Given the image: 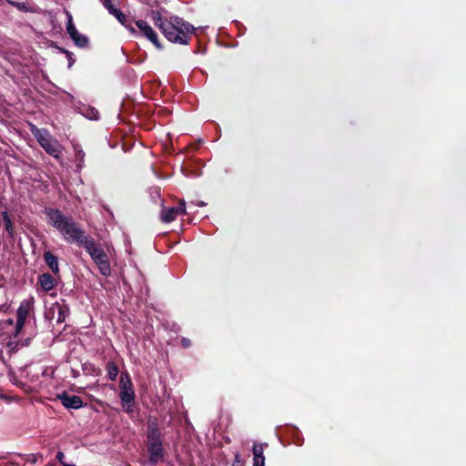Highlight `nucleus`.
Segmentation results:
<instances>
[{"instance_id":"f257e3e1","label":"nucleus","mask_w":466,"mask_h":466,"mask_svg":"<svg viewBox=\"0 0 466 466\" xmlns=\"http://www.w3.org/2000/svg\"><path fill=\"white\" fill-rule=\"evenodd\" d=\"M45 214L48 224L56 228L67 242L80 246L87 237L72 218L65 216L60 210L48 208L45 209Z\"/></svg>"},{"instance_id":"f03ea898","label":"nucleus","mask_w":466,"mask_h":466,"mask_svg":"<svg viewBox=\"0 0 466 466\" xmlns=\"http://www.w3.org/2000/svg\"><path fill=\"white\" fill-rule=\"evenodd\" d=\"M160 31L168 41L187 45L195 28L182 18L171 15Z\"/></svg>"},{"instance_id":"7ed1b4c3","label":"nucleus","mask_w":466,"mask_h":466,"mask_svg":"<svg viewBox=\"0 0 466 466\" xmlns=\"http://www.w3.org/2000/svg\"><path fill=\"white\" fill-rule=\"evenodd\" d=\"M80 246L86 248V252L96 264L100 273L103 276L107 277L111 274V267L109 264L108 257L101 246L98 245L93 238L87 236L80 244Z\"/></svg>"},{"instance_id":"20e7f679","label":"nucleus","mask_w":466,"mask_h":466,"mask_svg":"<svg viewBox=\"0 0 466 466\" xmlns=\"http://www.w3.org/2000/svg\"><path fill=\"white\" fill-rule=\"evenodd\" d=\"M30 130L42 148L50 156L56 159H60L63 152L61 144L52 137L46 128H38L35 125H31Z\"/></svg>"},{"instance_id":"39448f33","label":"nucleus","mask_w":466,"mask_h":466,"mask_svg":"<svg viewBox=\"0 0 466 466\" xmlns=\"http://www.w3.org/2000/svg\"><path fill=\"white\" fill-rule=\"evenodd\" d=\"M119 387H120V399L123 402V407L127 410H128V409L134 402L135 393L132 389V382L129 380L127 374H124V373L121 374Z\"/></svg>"},{"instance_id":"423d86ee","label":"nucleus","mask_w":466,"mask_h":466,"mask_svg":"<svg viewBox=\"0 0 466 466\" xmlns=\"http://www.w3.org/2000/svg\"><path fill=\"white\" fill-rule=\"evenodd\" d=\"M69 309L64 302L54 303L46 311V318L55 320L56 323H63L67 315Z\"/></svg>"},{"instance_id":"0eeeda50","label":"nucleus","mask_w":466,"mask_h":466,"mask_svg":"<svg viewBox=\"0 0 466 466\" xmlns=\"http://www.w3.org/2000/svg\"><path fill=\"white\" fill-rule=\"evenodd\" d=\"M136 25L139 31L157 48L161 49L162 46L160 45L157 35L153 30V28L147 24V22L144 20L136 21Z\"/></svg>"},{"instance_id":"6e6552de","label":"nucleus","mask_w":466,"mask_h":466,"mask_svg":"<svg viewBox=\"0 0 466 466\" xmlns=\"http://www.w3.org/2000/svg\"><path fill=\"white\" fill-rule=\"evenodd\" d=\"M186 213V202L185 200H180L179 206L177 208H165L161 211V219L164 222L169 223L176 219V218L180 215Z\"/></svg>"},{"instance_id":"1a4fd4ad","label":"nucleus","mask_w":466,"mask_h":466,"mask_svg":"<svg viewBox=\"0 0 466 466\" xmlns=\"http://www.w3.org/2000/svg\"><path fill=\"white\" fill-rule=\"evenodd\" d=\"M57 399L61 401L64 407L67 409H79L83 406V400L76 395H69L66 391L57 395Z\"/></svg>"},{"instance_id":"9d476101","label":"nucleus","mask_w":466,"mask_h":466,"mask_svg":"<svg viewBox=\"0 0 466 466\" xmlns=\"http://www.w3.org/2000/svg\"><path fill=\"white\" fill-rule=\"evenodd\" d=\"M148 451H149L150 461L152 462L157 463L159 461H161L164 456L161 441L149 443L148 444Z\"/></svg>"},{"instance_id":"9b49d317","label":"nucleus","mask_w":466,"mask_h":466,"mask_svg":"<svg viewBox=\"0 0 466 466\" xmlns=\"http://www.w3.org/2000/svg\"><path fill=\"white\" fill-rule=\"evenodd\" d=\"M34 298H30L28 299H25L21 302L18 309H17V319L21 320L26 319L27 316L29 315L30 311L33 309L34 306Z\"/></svg>"},{"instance_id":"f8f14e48","label":"nucleus","mask_w":466,"mask_h":466,"mask_svg":"<svg viewBox=\"0 0 466 466\" xmlns=\"http://www.w3.org/2000/svg\"><path fill=\"white\" fill-rule=\"evenodd\" d=\"M38 283L42 289L46 292L52 290L56 286L55 279L48 273L41 274L38 277Z\"/></svg>"},{"instance_id":"ddd939ff","label":"nucleus","mask_w":466,"mask_h":466,"mask_svg":"<svg viewBox=\"0 0 466 466\" xmlns=\"http://www.w3.org/2000/svg\"><path fill=\"white\" fill-rule=\"evenodd\" d=\"M44 259L46 263L48 265L50 269L55 273L59 272V266H58V260L57 258L53 255L50 251H46L44 253Z\"/></svg>"},{"instance_id":"4468645a","label":"nucleus","mask_w":466,"mask_h":466,"mask_svg":"<svg viewBox=\"0 0 466 466\" xmlns=\"http://www.w3.org/2000/svg\"><path fill=\"white\" fill-rule=\"evenodd\" d=\"M148 443L160 441V432L157 424L150 422L148 423Z\"/></svg>"},{"instance_id":"2eb2a0df","label":"nucleus","mask_w":466,"mask_h":466,"mask_svg":"<svg viewBox=\"0 0 466 466\" xmlns=\"http://www.w3.org/2000/svg\"><path fill=\"white\" fill-rule=\"evenodd\" d=\"M150 17L153 20L155 25L159 28V30L162 29V27L165 25V23L168 20V17H163L161 13L157 10H152L150 12Z\"/></svg>"},{"instance_id":"dca6fc26","label":"nucleus","mask_w":466,"mask_h":466,"mask_svg":"<svg viewBox=\"0 0 466 466\" xmlns=\"http://www.w3.org/2000/svg\"><path fill=\"white\" fill-rule=\"evenodd\" d=\"M8 3L22 12H26V13L27 12H29V13H38L39 12V8L37 6H29L25 3L15 2V1H11V0H8Z\"/></svg>"},{"instance_id":"f3484780","label":"nucleus","mask_w":466,"mask_h":466,"mask_svg":"<svg viewBox=\"0 0 466 466\" xmlns=\"http://www.w3.org/2000/svg\"><path fill=\"white\" fill-rule=\"evenodd\" d=\"M73 147L76 154V167L78 169H81L85 162V152L77 144H75Z\"/></svg>"},{"instance_id":"a211bd4d","label":"nucleus","mask_w":466,"mask_h":466,"mask_svg":"<svg viewBox=\"0 0 466 466\" xmlns=\"http://www.w3.org/2000/svg\"><path fill=\"white\" fill-rule=\"evenodd\" d=\"M71 39L74 41L75 45L78 47H86L88 46V38L77 32L74 36H71Z\"/></svg>"},{"instance_id":"6ab92c4d","label":"nucleus","mask_w":466,"mask_h":466,"mask_svg":"<svg viewBox=\"0 0 466 466\" xmlns=\"http://www.w3.org/2000/svg\"><path fill=\"white\" fill-rule=\"evenodd\" d=\"M66 19H67L66 32L71 37V36H74V35H76L78 31L73 23V16L71 15V13L68 11H66Z\"/></svg>"},{"instance_id":"aec40b11","label":"nucleus","mask_w":466,"mask_h":466,"mask_svg":"<svg viewBox=\"0 0 466 466\" xmlns=\"http://www.w3.org/2000/svg\"><path fill=\"white\" fill-rule=\"evenodd\" d=\"M114 16L119 21V23H121L124 26H126L131 33H133V34L136 33L135 27L132 26L130 23H128L127 16L120 10Z\"/></svg>"},{"instance_id":"412c9836","label":"nucleus","mask_w":466,"mask_h":466,"mask_svg":"<svg viewBox=\"0 0 466 466\" xmlns=\"http://www.w3.org/2000/svg\"><path fill=\"white\" fill-rule=\"evenodd\" d=\"M2 218L5 222V230L8 232L10 237L14 235V227L11 218L6 211L2 213Z\"/></svg>"},{"instance_id":"4be33fe9","label":"nucleus","mask_w":466,"mask_h":466,"mask_svg":"<svg viewBox=\"0 0 466 466\" xmlns=\"http://www.w3.org/2000/svg\"><path fill=\"white\" fill-rule=\"evenodd\" d=\"M107 375L110 380H115L118 374V368L114 362H108L106 366Z\"/></svg>"},{"instance_id":"5701e85b","label":"nucleus","mask_w":466,"mask_h":466,"mask_svg":"<svg viewBox=\"0 0 466 466\" xmlns=\"http://www.w3.org/2000/svg\"><path fill=\"white\" fill-rule=\"evenodd\" d=\"M254 457H263V445L262 444H254L253 458Z\"/></svg>"},{"instance_id":"b1692460","label":"nucleus","mask_w":466,"mask_h":466,"mask_svg":"<svg viewBox=\"0 0 466 466\" xmlns=\"http://www.w3.org/2000/svg\"><path fill=\"white\" fill-rule=\"evenodd\" d=\"M25 320H21V319H18L16 320V325H15V336L16 337L19 332L23 329L24 326H25Z\"/></svg>"},{"instance_id":"393cba45","label":"nucleus","mask_w":466,"mask_h":466,"mask_svg":"<svg viewBox=\"0 0 466 466\" xmlns=\"http://www.w3.org/2000/svg\"><path fill=\"white\" fill-rule=\"evenodd\" d=\"M254 466H265V458L263 457H254L253 458Z\"/></svg>"},{"instance_id":"a878e982","label":"nucleus","mask_w":466,"mask_h":466,"mask_svg":"<svg viewBox=\"0 0 466 466\" xmlns=\"http://www.w3.org/2000/svg\"><path fill=\"white\" fill-rule=\"evenodd\" d=\"M64 53H66L67 58H68V67H71L75 62V60L72 57V53L66 50H63Z\"/></svg>"},{"instance_id":"bb28decb","label":"nucleus","mask_w":466,"mask_h":466,"mask_svg":"<svg viewBox=\"0 0 466 466\" xmlns=\"http://www.w3.org/2000/svg\"><path fill=\"white\" fill-rule=\"evenodd\" d=\"M87 117L90 119H97L98 118V112L95 109H91V112L87 114Z\"/></svg>"},{"instance_id":"cd10ccee","label":"nucleus","mask_w":466,"mask_h":466,"mask_svg":"<svg viewBox=\"0 0 466 466\" xmlns=\"http://www.w3.org/2000/svg\"><path fill=\"white\" fill-rule=\"evenodd\" d=\"M106 9H107V10H108V12H109L111 15H115L119 11L118 9L115 8V7L113 6V5H112V4H111L110 5H108V6L106 7Z\"/></svg>"},{"instance_id":"c85d7f7f","label":"nucleus","mask_w":466,"mask_h":466,"mask_svg":"<svg viewBox=\"0 0 466 466\" xmlns=\"http://www.w3.org/2000/svg\"><path fill=\"white\" fill-rule=\"evenodd\" d=\"M64 453L62 451H58L57 454H56V459L59 461V462L63 465V463H66L64 461Z\"/></svg>"},{"instance_id":"c756f323","label":"nucleus","mask_w":466,"mask_h":466,"mask_svg":"<svg viewBox=\"0 0 466 466\" xmlns=\"http://www.w3.org/2000/svg\"><path fill=\"white\" fill-rule=\"evenodd\" d=\"M181 345L184 347V348H187L190 346V340L188 339H186V338H183L181 339Z\"/></svg>"},{"instance_id":"7c9ffc66","label":"nucleus","mask_w":466,"mask_h":466,"mask_svg":"<svg viewBox=\"0 0 466 466\" xmlns=\"http://www.w3.org/2000/svg\"><path fill=\"white\" fill-rule=\"evenodd\" d=\"M101 2L106 8L111 5V0H101Z\"/></svg>"},{"instance_id":"2f4dec72","label":"nucleus","mask_w":466,"mask_h":466,"mask_svg":"<svg viewBox=\"0 0 466 466\" xmlns=\"http://www.w3.org/2000/svg\"><path fill=\"white\" fill-rule=\"evenodd\" d=\"M142 3L150 6L154 5L149 0H142Z\"/></svg>"},{"instance_id":"473e14b6","label":"nucleus","mask_w":466,"mask_h":466,"mask_svg":"<svg viewBox=\"0 0 466 466\" xmlns=\"http://www.w3.org/2000/svg\"><path fill=\"white\" fill-rule=\"evenodd\" d=\"M196 205L198 207H205L207 204L204 201H198L196 203Z\"/></svg>"},{"instance_id":"72a5a7b5","label":"nucleus","mask_w":466,"mask_h":466,"mask_svg":"<svg viewBox=\"0 0 466 466\" xmlns=\"http://www.w3.org/2000/svg\"><path fill=\"white\" fill-rule=\"evenodd\" d=\"M63 466H76L74 464L63 463Z\"/></svg>"}]
</instances>
